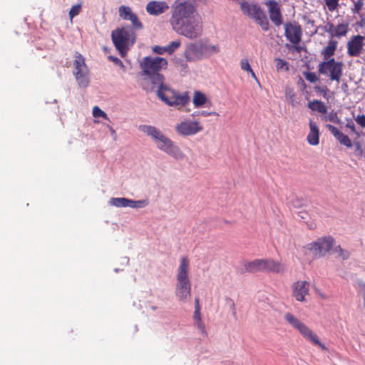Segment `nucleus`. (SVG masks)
I'll use <instances>...</instances> for the list:
<instances>
[{
	"mask_svg": "<svg viewBox=\"0 0 365 365\" xmlns=\"http://www.w3.org/2000/svg\"><path fill=\"white\" fill-rule=\"evenodd\" d=\"M170 14L169 23L175 33L189 39L202 35V21L197 11L196 0H175Z\"/></svg>",
	"mask_w": 365,
	"mask_h": 365,
	"instance_id": "1",
	"label": "nucleus"
},
{
	"mask_svg": "<svg viewBox=\"0 0 365 365\" xmlns=\"http://www.w3.org/2000/svg\"><path fill=\"white\" fill-rule=\"evenodd\" d=\"M167 66L168 61L165 58L158 56H145L140 62L141 75L145 76L153 85L164 81V77L160 71L165 69Z\"/></svg>",
	"mask_w": 365,
	"mask_h": 365,
	"instance_id": "2",
	"label": "nucleus"
},
{
	"mask_svg": "<svg viewBox=\"0 0 365 365\" xmlns=\"http://www.w3.org/2000/svg\"><path fill=\"white\" fill-rule=\"evenodd\" d=\"M189 259L184 257L180 259L178 269L175 294L180 301L187 302L191 294V284L188 277Z\"/></svg>",
	"mask_w": 365,
	"mask_h": 365,
	"instance_id": "3",
	"label": "nucleus"
},
{
	"mask_svg": "<svg viewBox=\"0 0 365 365\" xmlns=\"http://www.w3.org/2000/svg\"><path fill=\"white\" fill-rule=\"evenodd\" d=\"M154 86H158V97L165 103L170 106L182 107L187 105L190 101V98L187 92L179 94L175 91L163 83V81L158 83Z\"/></svg>",
	"mask_w": 365,
	"mask_h": 365,
	"instance_id": "4",
	"label": "nucleus"
},
{
	"mask_svg": "<svg viewBox=\"0 0 365 365\" xmlns=\"http://www.w3.org/2000/svg\"><path fill=\"white\" fill-rule=\"evenodd\" d=\"M111 38L120 55L124 57L129 47L135 43L136 34L130 26L121 27L112 31Z\"/></svg>",
	"mask_w": 365,
	"mask_h": 365,
	"instance_id": "5",
	"label": "nucleus"
},
{
	"mask_svg": "<svg viewBox=\"0 0 365 365\" xmlns=\"http://www.w3.org/2000/svg\"><path fill=\"white\" fill-rule=\"evenodd\" d=\"M284 319L294 329L297 330L305 339L314 345L319 346L324 351L327 349L326 346L319 341L317 334L293 314L286 312L284 314Z\"/></svg>",
	"mask_w": 365,
	"mask_h": 365,
	"instance_id": "6",
	"label": "nucleus"
},
{
	"mask_svg": "<svg viewBox=\"0 0 365 365\" xmlns=\"http://www.w3.org/2000/svg\"><path fill=\"white\" fill-rule=\"evenodd\" d=\"M245 269L248 272H274L282 273L284 271V266L282 263L275 261L273 259H256L251 262H246L244 264Z\"/></svg>",
	"mask_w": 365,
	"mask_h": 365,
	"instance_id": "7",
	"label": "nucleus"
},
{
	"mask_svg": "<svg viewBox=\"0 0 365 365\" xmlns=\"http://www.w3.org/2000/svg\"><path fill=\"white\" fill-rule=\"evenodd\" d=\"M343 66L341 61H336L332 58L321 62L318 66V71L328 77L330 81L339 83L343 76Z\"/></svg>",
	"mask_w": 365,
	"mask_h": 365,
	"instance_id": "8",
	"label": "nucleus"
},
{
	"mask_svg": "<svg viewBox=\"0 0 365 365\" xmlns=\"http://www.w3.org/2000/svg\"><path fill=\"white\" fill-rule=\"evenodd\" d=\"M73 65V74L78 86L86 88L89 84V68L86 63L85 58L76 52Z\"/></svg>",
	"mask_w": 365,
	"mask_h": 365,
	"instance_id": "9",
	"label": "nucleus"
},
{
	"mask_svg": "<svg viewBox=\"0 0 365 365\" xmlns=\"http://www.w3.org/2000/svg\"><path fill=\"white\" fill-rule=\"evenodd\" d=\"M241 10L249 17L253 19L263 31L269 29V21L264 11L257 4L243 2L241 4Z\"/></svg>",
	"mask_w": 365,
	"mask_h": 365,
	"instance_id": "10",
	"label": "nucleus"
},
{
	"mask_svg": "<svg viewBox=\"0 0 365 365\" xmlns=\"http://www.w3.org/2000/svg\"><path fill=\"white\" fill-rule=\"evenodd\" d=\"M334 240L331 236L323 237L307 245V249L312 252L315 257H320L327 253L333 247Z\"/></svg>",
	"mask_w": 365,
	"mask_h": 365,
	"instance_id": "11",
	"label": "nucleus"
},
{
	"mask_svg": "<svg viewBox=\"0 0 365 365\" xmlns=\"http://www.w3.org/2000/svg\"><path fill=\"white\" fill-rule=\"evenodd\" d=\"M156 145L158 149L175 159L181 160L185 157L184 153L181 151L180 148L165 135L156 143Z\"/></svg>",
	"mask_w": 365,
	"mask_h": 365,
	"instance_id": "12",
	"label": "nucleus"
},
{
	"mask_svg": "<svg viewBox=\"0 0 365 365\" xmlns=\"http://www.w3.org/2000/svg\"><path fill=\"white\" fill-rule=\"evenodd\" d=\"M203 130L202 125L198 121L185 120L175 125L177 133L182 136H190L201 132Z\"/></svg>",
	"mask_w": 365,
	"mask_h": 365,
	"instance_id": "13",
	"label": "nucleus"
},
{
	"mask_svg": "<svg viewBox=\"0 0 365 365\" xmlns=\"http://www.w3.org/2000/svg\"><path fill=\"white\" fill-rule=\"evenodd\" d=\"M284 36L292 44L297 45L302 41V29L298 22H287L284 24Z\"/></svg>",
	"mask_w": 365,
	"mask_h": 365,
	"instance_id": "14",
	"label": "nucleus"
},
{
	"mask_svg": "<svg viewBox=\"0 0 365 365\" xmlns=\"http://www.w3.org/2000/svg\"><path fill=\"white\" fill-rule=\"evenodd\" d=\"M364 36H351L346 43L347 55L350 57H359L364 51Z\"/></svg>",
	"mask_w": 365,
	"mask_h": 365,
	"instance_id": "15",
	"label": "nucleus"
},
{
	"mask_svg": "<svg viewBox=\"0 0 365 365\" xmlns=\"http://www.w3.org/2000/svg\"><path fill=\"white\" fill-rule=\"evenodd\" d=\"M309 292V283L307 281L299 280L292 285V296L298 302H305Z\"/></svg>",
	"mask_w": 365,
	"mask_h": 365,
	"instance_id": "16",
	"label": "nucleus"
},
{
	"mask_svg": "<svg viewBox=\"0 0 365 365\" xmlns=\"http://www.w3.org/2000/svg\"><path fill=\"white\" fill-rule=\"evenodd\" d=\"M184 56L187 61H196L204 58L201 42L189 43L185 50Z\"/></svg>",
	"mask_w": 365,
	"mask_h": 365,
	"instance_id": "17",
	"label": "nucleus"
},
{
	"mask_svg": "<svg viewBox=\"0 0 365 365\" xmlns=\"http://www.w3.org/2000/svg\"><path fill=\"white\" fill-rule=\"evenodd\" d=\"M268 7V12L272 22L277 26L282 24V15L279 4L274 0H269L265 2Z\"/></svg>",
	"mask_w": 365,
	"mask_h": 365,
	"instance_id": "18",
	"label": "nucleus"
},
{
	"mask_svg": "<svg viewBox=\"0 0 365 365\" xmlns=\"http://www.w3.org/2000/svg\"><path fill=\"white\" fill-rule=\"evenodd\" d=\"M111 205L117 207H143L147 205L144 200H133L125 197H113L110 200Z\"/></svg>",
	"mask_w": 365,
	"mask_h": 365,
	"instance_id": "19",
	"label": "nucleus"
},
{
	"mask_svg": "<svg viewBox=\"0 0 365 365\" xmlns=\"http://www.w3.org/2000/svg\"><path fill=\"white\" fill-rule=\"evenodd\" d=\"M169 8L165 1H151L146 5V11L153 16H158L163 14Z\"/></svg>",
	"mask_w": 365,
	"mask_h": 365,
	"instance_id": "20",
	"label": "nucleus"
},
{
	"mask_svg": "<svg viewBox=\"0 0 365 365\" xmlns=\"http://www.w3.org/2000/svg\"><path fill=\"white\" fill-rule=\"evenodd\" d=\"M327 128L341 145H344L347 148H351L352 146L351 140L348 135L339 131L332 125L328 124L327 125Z\"/></svg>",
	"mask_w": 365,
	"mask_h": 365,
	"instance_id": "21",
	"label": "nucleus"
},
{
	"mask_svg": "<svg viewBox=\"0 0 365 365\" xmlns=\"http://www.w3.org/2000/svg\"><path fill=\"white\" fill-rule=\"evenodd\" d=\"M309 132L307 137L308 143L311 145H317L319 143V130L315 122L310 120L309 123Z\"/></svg>",
	"mask_w": 365,
	"mask_h": 365,
	"instance_id": "22",
	"label": "nucleus"
},
{
	"mask_svg": "<svg viewBox=\"0 0 365 365\" xmlns=\"http://www.w3.org/2000/svg\"><path fill=\"white\" fill-rule=\"evenodd\" d=\"M139 128L142 132L151 137L155 144L164 135L159 129L152 125H142Z\"/></svg>",
	"mask_w": 365,
	"mask_h": 365,
	"instance_id": "23",
	"label": "nucleus"
},
{
	"mask_svg": "<svg viewBox=\"0 0 365 365\" xmlns=\"http://www.w3.org/2000/svg\"><path fill=\"white\" fill-rule=\"evenodd\" d=\"M338 41L334 39H330L327 42V45L324 47L321 51V54L323 57L324 61H328L332 58V56L335 54L337 49Z\"/></svg>",
	"mask_w": 365,
	"mask_h": 365,
	"instance_id": "24",
	"label": "nucleus"
},
{
	"mask_svg": "<svg viewBox=\"0 0 365 365\" xmlns=\"http://www.w3.org/2000/svg\"><path fill=\"white\" fill-rule=\"evenodd\" d=\"M193 320L195 326L198 329L203 336H207V334L206 331L205 326L202 321L200 309H195L193 314Z\"/></svg>",
	"mask_w": 365,
	"mask_h": 365,
	"instance_id": "25",
	"label": "nucleus"
},
{
	"mask_svg": "<svg viewBox=\"0 0 365 365\" xmlns=\"http://www.w3.org/2000/svg\"><path fill=\"white\" fill-rule=\"evenodd\" d=\"M202 51L203 54V58H207L214 53H217L220 52V46L216 45H210L201 43Z\"/></svg>",
	"mask_w": 365,
	"mask_h": 365,
	"instance_id": "26",
	"label": "nucleus"
},
{
	"mask_svg": "<svg viewBox=\"0 0 365 365\" xmlns=\"http://www.w3.org/2000/svg\"><path fill=\"white\" fill-rule=\"evenodd\" d=\"M206 96L200 91H195L193 94L192 102L195 108L204 106L207 102Z\"/></svg>",
	"mask_w": 365,
	"mask_h": 365,
	"instance_id": "27",
	"label": "nucleus"
},
{
	"mask_svg": "<svg viewBox=\"0 0 365 365\" xmlns=\"http://www.w3.org/2000/svg\"><path fill=\"white\" fill-rule=\"evenodd\" d=\"M349 31V25L346 22L338 24L335 29V38H341L346 36Z\"/></svg>",
	"mask_w": 365,
	"mask_h": 365,
	"instance_id": "28",
	"label": "nucleus"
},
{
	"mask_svg": "<svg viewBox=\"0 0 365 365\" xmlns=\"http://www.w3.org/2000/svg\"><path fill=\"white\" fill-rule=\"evenodd\" d=\"M308 107L312 110L318 111L320 113L325 114L327 112L326 105L320 101L314 100L308 103Z\"/></svg>",
	"mask_w": 365,
	"mask_h": 365,
	"instance_id": "29",
	"label": "nucleus"
},
{
	"mask_svg": "<svg viewBox=\"0 0 365 365\" xmlns=\"http://www.w3.org/2000/svg\"><path fill=\"white\" fill-rule=\"evenodd\" d=\"M119 16L123 20L129 21L135 13L133 12L132 9L127 6H120L118 9Z\"/></svg>",
	"mask_w": 365,
	"mask_h": 365,
	"instance_id": "30",
	"label": "nucleus"
},
{
	"mask_svg": "<svg viewBox=\"0 0 365 365\" xmlns=\"http://www.w3.org/2000/svg\"><path fill=\"white\" fill-rule=\"evenodd\" d=\"M353 3V7L351 8V13L360 14L364 7V0H351Z\"/></svg>",
	"mask_w": 365,
	"mask_h": 365,
	"instance_id": "31",
	"label": "nucleus"
},
{
	"mask_svg": "<svg viewBox=\"0 0 365 365\" xmlns=\"http://www.w3.org/2000/svg\"><path fill=\"white\" fill-rule=\"evenodd\" d=\"M302 19L304 20L307 28L313 29L312 32L313 34H315L317 32V28L315 26L314 20L310 19L307 16H303Z\"/></svg>",
	"mask_w": 365,
	"mask_h": 365,
	"instance_id": "32",
	"label": "nucleus"
},
{
	"mask_svg": "<svg viewBox=\"0 0 365 365\" xmlns=\"http://www.w3.org/2000/svg\"><path fill=\"white\" fill-rule=\"evenodd\" d=\"M132 24V29L135 30H140L143 28L142 22L139 20L138 16L135 14L129 20Z\"/></svg>",
	"mask_w": 365,
	"mask_h": 365,
	"instance_id": "33",
	"label": "nucleus"
},
{
	"mask_svg": "<svg viewBox=\"0 0 365 365\" xmlns=\"http://www.w3.org/2000/svg\"><path fill=\"white\" fill-rule=\"evenodd\" d=\"M181 45V41L180 40H175L171 41L167 46V53L169 54H172L176 51Z\"/></svg>",
	"mask_w": 365,
	"mask_h": 365,
	"instance_id": "34",
	"label": "nucleus"
},
{
	"mask_svg": "<svg viewBox=\"0 0 365 365\" xmlns=\"http://www.w3.org/2000/svg\"><path fill=\"white\" fill-rule=\"evenodd\" d=\"M276 62V68L277 71L284 70L286 71H289V65L288 63L279 58H275Z\"/></svg>",
	"mask_w": 365,
	"mask_h": 365,
	"instance_id": "35",
	"label": "nucleus"
},
{
	"mask_svg": "<svg viewBox=\"0 0 365 365\" xmlns=\"http://www.w3.org/2000/svg\"><path fill=\"white\" fill-rule=\"evenodd\" d=\"M82 3L80 2L76 5H73L69 11V17L73 19L75 16L79 14L81 11Z\"/></svg>",
	"mask_w": 365,
	"mask_h": 365,
	"instance_id": "36",
	"label": "nucleus"
},
{
	"mask_svg": "<svg viewBox=\"0 0 365 365\" xmlns=\"http://www.w3.org/2000/svg\"><path fill=\"white\" fill-rule=\"evenodd\" d=\"M329 11L333 12L338 9L339 0H324Z\"/></svg>",
	"mask_w": 365,
	"mask_h": 365,
	"instance_id": "37",
	"label": "nucleus"
},
{
	"mask_svg": "<svg viewBox=\"0 0 365 365\" xmlns=\"http://www.w3.org/2000/svg\"><path fill=\"white\" fill-rule=\"evenodd\" d=\"M323 29L325 32L328 33L331 38L335 37L334 34L336 26H334V24L331 23V21H328L327 24L324 26Z\"/></svg>",
	"mask_w": 365,
	"mask_h": 365,
	"instance_id": "38",
	"label": "nucleus"
},
{
	"mask_svg": "<svg viewBox=\"0 0 365 365\" xmlns=\"http://www.w3.org/2000/svg\"><path fill=\"white\" fill-rule=\"evenodd\" d=\"M93 115L95 118L102 117L104 119L108 120L107 114L103 111L99 107L94 106L93 108Z\"/></svg>",
	"mask_w": 365,
	"mask_h": 365,
	"instance_id": "39",
	"label": "nucleus"
},
{
	"mask_svg": "<svg viewBox=\"0 0 365 365\" xmlns=\"http://www.w3.org/2000/svg\"><path fill=\"white\" fill-rule=\"evenodd\" d=\"M304 76L310 83H315L319 80V77L314 72H304Z\"/></svg>",
	"mask_w": 365,
	"mask_h": 365,
	"instance_id": "40",
	"label": "nucleus"
},
{
	"mask_svg": "<svg viewBox=\"0 0 365 365\" xmlns=\"http://www.w3.org/2000/svg\"><path fill=\"white\" fill-rule=\"evenodd\" d=\"M240 68L242 70L245 71H252V68L249 63V61L247 58H243L240 61Z\"/></svg>",
	"mask_w": 365,
	"mask_h": 365,
	"instance_id": "41",
	"label": "nucleus"
},
{
	"mask_svg": "<svg viewBox=\"0 0 365 365\" xmlns=\"http://www.w3.org/2000/svg\"><path fill=\"white\" fill-rule=\"evenodd\" d=\"M153 51L157 54L163 55L167 53L166 46H155L153 48Z\"/></svg>",
	"mask_w": 365,
	"mask_h": 365,
	"instance_id": "42",
	"label": "nucleus"
},
{
	"mask_svg": "<svg viewBox=\"0 0 365 365\" xmlns=\"http://www.w3.org/2000/svg\"><path fill=\"white\" fill-rule=\"evenodd\" d=\"M346 127L349 128L351 132H353L354 133H357L353 120L351 118H349V119H346Z\"/></svg>",
	"mask_w": 365,
	"mask_h": 365,
	"instance_id": "43",
	"label": "nucleus"
},
{
	"mask_svg": "<svg viewBox=\"0 0 365 365\" xmlns=\"http://www.w3.org/2000/svg\"><path fill=\"white\" fill-rule=\"evenodd\" d=\"M356 122L363 128H365V115H359L355 118Z\"/></svg>",
	"mask_w": 365,
	"mask_h": 365,
	"instance_id": "44",
	"label": "nucleus"
},
{
	"mask_svg": "<svg viewBox=\"0 0 365 365\" xmlns=\"http://www.w3.org/2000/svg\"><path fill=\"white\" fill-rule=\"evenodd\" d=\"M328 118L330 121L334 123H338V116L336 113L331 112L328 116Z\"/></svg>",
	"mask_w": 365,
	"mask_h": 365,
	"instance_id": "45",
	"label": "nucleus"
},
{
	"mask_svg": "<svg viewBox=\"0 0 365 365\" xmlns=\"http://www.w3.org/2000/svg\"><path fill=\"white\" fill-rule=\"evenodd\" d=\"M199 115H202V116H210V115H219V114L216 112H207V111H205V110H202V111H200L198 113Z\"/></svg>",
	"mask_w": 365,
	"mask_h": 365,
	"instance_id": "46",
	"label": "nucleus"
},
{
	"mask_svg": "<svg viewBox=\"0 0 365 365\" xmlns=\"http://www.w3.org/2000/svg\"><path fill=\"white\" fill-rule=\"evenodd\" d=\"M337 249L339 250V255L343 257V259H347L349 257V253L347 251L342 250L340 246H339Z\"/></svg>",
	"mask_w": 365,
	"mask_h": 365,
	"instance_id": "47",
	"label": "nucleus"
},
{
	"mask_svg": "<svg viewBox=\"0 0 365 365\" xmlns=\"http://www.w3.org/2000/svg\"><path fill=\"white\" fill-rule=\"evenodd\" d=\"M195 309H200V299L197 297L195 299Z\"/></svg>",
	"mask_w": 365,
	"mask_h": 365,
	"instance_id": "48",
	"label": "nucleus"
},
{
	"mask_svg": "<svg viewBox=\"0 0 365 365\" xmlns=\"http://www.w3.org/2000/svg\"><path fill=\"white\" fill-rule=\"evenodd\" d=\"M249 73H250L252 77L255 79L256 81H257V78L255 73V72L253 71V70L252 69V71H249Z\"/></svg>",
	"mask_w": 365,
	"mask_h": 365,
	"instance_id": "49",
	"label": "nucleus"
},
{
	"mask_svg": "<svg viewBox=\"0 0 365 365\" xmlns=\"http://www.w3.org/2000/svg\"><path fill=\"white\" fill-rule=\"evenodd\" d=\"M356 147L357 150L360 151V153H362V149H361L360 143H357L356 144Z\"/></svg>",
	"mask_w": 365,
	"mask_h": 365,
	"instance_id": "50",
	"label": "nucleus"
},
{
	"mask_svg": "<svg viewBox=\"0 0 365 365\" xmlns=\"http://www.w3.org/2000/svg\"><path fill=\"white\" fill-rule=\"evenodd\" d=\"M108 127L111 134L112 135H115V131L114 130V129L111 126H110V125H108Z\"/></svg>",
	"mask_w": 365,
	"mask_h": 365,
	"instance_id": "51",
	"label": "nucleus"
},
{
	"mask_svg": "<svg viewBox=\"0 0 365 365\" xmlns=\"http://www.w3.org/2000/svg\"><path fill=\"white\" fill-rule=\"evenodd\" d=\"M315 89H316L317 91H321V88H320L319 87H316V88H315Z\"/></svg>",
	"mask_w": 365,
	"mask_h": 365,
	"instance_id": "52",
	"label": "nucleus"
},
{
	"mask_svg": "<svg viewBox=\"0 0 365 365\" xmlns=\"http://www.w3.org/2000/svg\"><path fill=\"white\" fill-rule=\"evenodd\" d=\"M359 24H360L361 26H362L364 25V23L361 22Z\"/></svg>",
	"mask_w": 365,
	"mask_h": 365,
	"instance_id": "53",
	"label": "nucleus"
}]
</instances>
